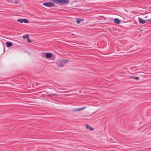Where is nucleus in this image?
<instances>
[{
    "label": "nucleus",
    "mask_w": 151,
    "mask_h": 151,
    "mask_svg": "<svg viewBox=\"0 0 151 151\" xmlns=\"http://www.w3.org/2000/svg\"><path fill=\"white\" fill-rule=\"evenodd\" d=\"M52 1L54 3L60 4H67L69 2V0H52Z\"/></svg>",
    "instance_id": "f257e3e1"
},
{
    "label": "nucleus",
    "mask_w": 151,
    "mask_h": 151,
    "mask_svg": "<svg viewBox=\"0 0 151 151\" xmlns=\"http://www.w3.org/2000/svg\"><path fill=\"white\" fill-rule=\"evenodd\" d=\"M68 62L67 60L65 59L63 60L62 62H59L57 63V66L59 67H62L65 65V63Z\"/></svg>",
    "instance_id": "f03ea898"
},
{
    "label": "nucleus",
    "mask_w": 151,
    "mask_h": 151,
    "mask_svg": "<svg viewBox=\"0 0 151 151\" xmlns=\"http://www.w3.org/2000/svg\"><path fill=\"white\" fill-rule=\"evenodd\" d=\"M42 5L45 6L50 7H53L55 5L54 4L50 2H47L43 3L42 4Z\"/></svg>",
    "instance_id": "7ed1b4c3"
},
{
    "label": "nucleus",
    "mask_w": 151,
    "mask_h": 151,
    "mask_svg": "<svg viewBox=\"0 0 151 151\" xmlns=\"http://www.w3.org/2000/svg\"><path fill=\"white\" fill-rule=\"evenodd\" d=\"M138 20L139 23L142 24H144L146 22V20H144L140 17H139L138 18Z\"/></svg>",
    "instance_id": "20e7f679"
},
{
    "label": "nucleus",
    "mask_w": 151,
    "mask_h": 151,
    "mask_svg": "<svg viewBox=\"0 0 151 151\" xmlns=\"http://www.w3.org/2000/svg\"><path fill=\"white\" fill-rule=\"evenodd\" d=\"M46 58H51L52 57V55L50 53H46L45 55Z\"/></svg>",
    "instance_id": "39448f33"
},
{
    "label": "nucleus",
    "mask_w": 151,
    "mask_h": 151,
    "mask_svg": "<svg viewBox=\"0 0 151 151\" xmlns=\"http://www.w3.org/2000/svg\"><path fill=\"white\" fill-rule=\"evenodd\" d=\"M9 2L10 3L17 4L18 3L19 1L18 0H9Z\"/></svg>",
    "instance_id": "423d86ee"
},
{
    "label": "nucleus",
    "mask_w": 151,
    "mask_h": 151,
    "mask_svg": "<svg viewBox=\"0 0 151 151\" xmlns=\"http://www.w3.org/2000/svg\"><path fill=\"white\" fill-rule=\"evenodd\" d=\"M114 22L116 24H119L120 23V20L118 18H115L114 19Z\"/></svg>",
    "instance_id": "0eeeda50"
},
{
    "label": "nucleus",
    "mask_w": 151,
    "mask_h": 151,
    "mask_svg": "<svg viewBox=\"0 0 151 151\" xmlns=\"http://www.w3.org/2000/svg\"><path fill=\"white\" fill-rule=\"evenodd\" d=\"M6 44L7 47H11L12 45V43L10 42H6Z\"/></svg>",
    "instance_id": "6e6552de"
},
{
    "label": "nucleus",
    "mask_w": 151,
    "mask_h": 151,
    "mask_svg": "<svg viewBox=\"0 0 151 151\" xmlns=\"http://www.w3.org/2000/svg\"><path fill=\"white\" fill-rule=\"evenodd\" d=\"M85 108V107H83L82 108H79V109H76L74 110V111H80L82 110H83Z\"/></svg>",
    "instance_id": "1a4fd4ad"
},
{
    "label": "nucleus",
    "mask_w": 151,
    "mask_h": 151,
    "mask_svg": "<svg viewBox=\"0 0 151 151\" xmlns=\"http://www.w3.org/2000/svg\"><path fill=\"white\" fill-rule=\"evenodd\" d=\"M86 128L87 129H89L91 130H92L93 129V128L90 127L88 125H86Z\"/></svg>",
    "instance_id": "9d476101"
},
{
    "label": "nucleus",
    "mask_w": 151,
    "mask_h": 151,
    "mask_svg": "<svg viewBox=\"0 0 151 151\" xmlns=\"http://www.w3.org/2000/svg\"><path fill=\"white\" fill-rule=\"evenodd\" d=\"M23 19H18L17 20V22H20L22 23H23Z\"/></svg>",
    "instance_id": "9b49d317"
},
{
    "label": "nucleus",
    "mask_w": 151,
    "mask_h": 151,
    "mask_svg": "<svg viewBox=\"0 0 151 151\" xmlns=\"http://www.w3.org/2000/svg\"><path fill=\"white\" fill-rule=\"evenodd\" d=\"M23 22L25 23H27L28 22V20L27 19H23Z\"/></svg>",
    "instance_id": "f8f14e48"
},
{
    "label": "nucleus",
    "mask_w": 151,
    "mask_h": 151,
    "mask_svg": "<svg viewBox=\"0 0 151 151\" xmlns=\"http://www.w3.org/2000/svg\"><path fill=\"white\" fill-rule=\"evenodd\" d=\"M23 38L24 39H25L26 38V39H27V40H28L29 39V37L28 36H27V35L24 36L23 37Z\"/></svg>",
    "instance_id": "ddd939ff"
},
{
    "label": "nucleus",
    "mask_w": 151,
    "mask_h": 151,
    "mask_svg": "<svg viewBox=\"0 0 151 151\" xmlns=\"http://www.w3.org/2000/svg\"><path fill=\"white\" fill-rule=\"evenodd\" d=\"M81 20H82L81 19H78L76 21V22L78 24H79L80 23V22L81 21Z\"/></svg>",
    "instance_id": "4468645a"
},
{
    "label": "nucleus",
    "mask_w": 151,
    "mask_h": 151,
    "mask_svg": "<svg viewBox=\"0 0 151 151\" xmlns=\"http://www.w3.org/2000/svg\"><path fill=\"white\" fill-rule=\"evenodd\" d=\"M133 78L134 79L137 80L139 78L138 77H134Z\"/></svg>",
    "instance_id": "2eb2a0df"
},
{
    "label": "nucleus",
    "mask_w": 151,
    "mask_h": 151,
    "mask_svg": "<svg viewBox=\"0 0 151 151\" xmlns=\"http://www.w3.org/2000/svg\"><path fill=\"white\" fill-rule=\"evenodd\" d=\"M146 22H151V19L146 20Z\"/></svg>",
    "instance_id": "dca6fc26"
},
{
    "label": "nucleus",
    "mask_w": 151,
    "mask_h": 151,
    "mask_svg": "<svg viewBox=\"0 0 151 151\" xmlns=\"http://www.w3.org/2000/svg\"><path fill=\"white\" fill-rule=\"evenodd\" d=\"M28 41V42H30L29 40V39L27 40Z\"/></svg>",
    "instance_id": "f3484780"
},
{
    "label": "nucleus",
    "mask_w": 151,
    "mask_h": 151,
    "mask_svg": "<svg viewBox=\"0 0 151 151\" xmlns=\"http://www.w3.org/2000/svg\"><path fill=\"white\" fill-rule=\"evenodd\" d=\"M150 8L151 9V6L150 7Z\"/></svg>",
    "instance_id": "a211bd4d"
}]
</instances>
